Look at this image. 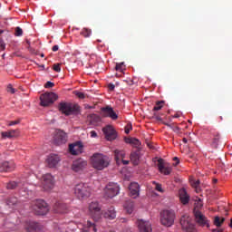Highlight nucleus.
Here are the masks:
<instances>
[{"label": "nucleus", "mask_w": 232, "mask_h": 232, "mask_svg": "<svg viewBox=\"0 0 232 232\" xmlns=\"http://www.w3.org/2000/svg\"><path fill=\"white\" fill-rule=\"evenodd\" d=\"M122 66H124V63H117L116 70L119 72H122Z\"/></svg>", "instance_id": "42"}, {"label": "nucleus", "mask_w": 232, "mask_h": 232, "mask_svg": "<svg viewBox=\"0 0 232 232\" xmlns=\"http://www.w3.org/2000/svg\"><path fill=\"white\" fill-rule=\"evenodd\" d=\"M42 187L44 191H52L55 187V178L52 174H44L43 176Z\"/></svg>", "instance_id": "8"}, {"label": "nucleus", "mask_w": 232, "mask_h": 232, "mask_svg": "<svg viewBox=\"0 0 232 232\" xmlns=\"http://www.w3.org/2000/svg\"><path fill=\"white\" fill-rule=\"evenodd\" d=\"M153 184L155 185L156 191H159L160 193H164V188H162V185L159 184L155 181H153Z\"/></svg>", "instance_id": "37"}, {"label": "nucleus", "mask_w": 232, "mask_h": 232, "mask_svg": "<svg viewBox=\"0 0 232 232\" xmlns=\"http://www.w3.org/2000/svg\"><path fill=\"white\" fill-rule=\"evenodd\" d=\"M220 139V136H218L214 139V141H213V146H215V148H217L218 144V140Z\"/></svg>", "instance_id": "44"}, {"label": "nucleus", "mask_w": 232, "mask_h": 232, "mask_svg": "<svg viewBox=\"0 0 232 232\" xmlns=\"http://www.w3.org/2000/svg\"><path fill=\"white\" fill-rule=\"evenodd\" d=\"M163 104H164V102H162V101L158 102L156 103V106L153 108L154 111H159L162 110V107L164 106Z\"/></svg>", "instance_id": "36"}, {"label": "nucleus", "mask_w": 232, "mask_h": 232, "mask_svg": "<svg viewBox=\"0 0 232 232\" xmlns=\"http://www.w3.org/2000/svg\"><path fill=\"white\" fill-rule=\"evenodd\" d=\"M229 227H232V219H230Z\"/></svg>", "instance_id": "58"}, {"label": "nucleus", "mask_w": 232, "mask_h": 232, "mask_svg": "<svg viewBox=\"0 0 232 232\" xmlns=\"http://www.w3.org/2000/svg\"><path fill=\"white\" fill-rule=\"evenodd\" d=\"M125 142L127 144H133L136 148H139L140 146V141L135 138H128L125 140Z\"/></svg>", "instance_id": "30"}, {"label": "nucleus", "mask_w": 232, "mask_h": 232, "mask_svg": "<svg viewBox=\"0 0 232 232\" xmlns=\"http://www.w3.org/2000/svg\"><path fill=\"white\" fill-rule=\"evenodd\" d=\"M41 57H44V54H41Z\"/></svg>", "instance_id": "60"}, {"label": "nucleus", "mask_w": 232, "mask_h": 232, "mask_svg": "<svg viewBox=\"0 0 232 232\" xmlns=\"http://www.w3.org/2000/svg\"><path fill=\"white\" fill-rule=\"evenodd\" d=\"M0 48H1V50H5V44L3 40L0 41Z\"/></svg>", "instance_id": "48"}, {"label": "nucleus", "mask_w": 232, "mask_h": 232, "mask_svg": "<svg viewBox=\"0 0 232 232\" xmlns=\"http://www.w3.org/2000/svg\"><path fill=\"white\" fill-rule=\"evenodd\" d=\"M25 229L29 232L37 231V223H35V222L27 223V226L25 227Z\"/></svg>", "instance_id": "31"}, {"label": "nucleus", "mask_w": 232, "mask_h": 232, "mask_svg": "<svg viewBox=\"0 0 232 232\" xmlns=\"http://www.w3.org/2000/svg\"><path fill=\"white\" fill-rule=\"evenodd\" d=\"M178 117H179V115H174V118H175V119H178Z\"/></svg>", "instance_id": "59"}, {"label": "nucleus", "mask_w": 232, "mask_h": 232, "mask_svg": "<svg viewBox=\"0 0 232 232\" xmlns=\"http://www.w3.org/2000/svg\"><path fill=\"white\" fill-rule=\"evenodd\" d=\"M59 50V45L53 46V52H57Z\"/></svg>", "instance_id": "54"}, {"label": "nucleus", "mask_w": 232, "mask_h": 232, "mask_svg": "<svg viewBox=\"0 0 232 232\" xmlns=\"http://www.w3.org/2000/svg\"><path fill=\"white\" fill-rule=\"evenodd\" d=\"M67 136L63 130H57L54 135V143L57 146H61V144H66Z\"/></svg>", "instance_id": "18"}, {"label": "nucleus", "mask_w": 232, "mask_h": 232, "mask_svg": "<svg viewBox=\"0 0 232 232\" xmlns=\"http://www.w3.org/2000/svg\"><path fill=\"white\" fill-rule=\"evenodd\" d=\"M172 130L175 133H179L180 129L179 127H172Z\"/></svg>", "instance_id": "49"}, {"label": "nucleus", "mask_w": 232, "mask_h": 232, "mask_svg": "<svg viewBox=\"0 0 232 232\" xmlns=\"http://www.w3.org/2000/svg\"><path fill=\"white\" fill-rule=\"evenodd\" d=\"M83 148L84 146L82 145V142L77 141L69 145V152L71 155H81Z\"/></svg>", "instance_id": "15"}, {"label": "nucleus", "mask_w": 232, "mask_h": 232, "mask_svg": "<svg viewBox=\"0 0 232 232\" xmlns=\"http://www.w3.org/2000/svg\"><path fill=\"white\" fill-rule=\"evenodd\" d=\"M0 34H3V31H2V30H0Z\"/></svg>", "instance_id": "61"}, {"label": "nucleus", "mask_w": 232, "mask_h": 232, "mask_svg": "<svg viewBox=\"0 0 232 232\" xmlns=\"http://www.w3.org/2000/svg\"><path fill=\"white\" fill-rule=\"evenodd\" d=\"M58 99L59 96L55 92H45L40 96V104L44 107L50 106V104H53Z\"/></svg>", "instance_id": "7"}, {"label": "nucleus", "mask_w": 232, "mask_h": 232, "mask_svg": "<svg viewBox=\"0 0 232 232\" xmlns=\"http://www.w3.org/2000/svg\"><path fill=\"white\" fill-rule=\"evenodd\" d=\"M15 165L13 162L4 161L0 163V173L3 171H14Z\"/></svg>", "instance_id": "23"}, {"label": "nucleus", "mask_w": 232, "mask_h": 232, "mask_svg": "<svg viewBox=\"0 0 232 232\" xmlns=\"http://www.w3.org/2000/svg\"><path fill=\"white\" fill-rule=\"evenodd\" d=\"M183 142H184L185 144H188V139L184 138V139H183Z\"/></svg>", "instance_id": "56"}, {"label": "nucleus", "mask_w": 232, "mask_h": 232, "mask_svg": "<svg viewBox=\"0 0 232 232\" xmlns=\"http://www.w3.org/2000/svg\"><path fill=\"white\" fill-rule=\"evenodd\" d=\"M114 156L118 166H121V164H123V166H128V164H130V160H124L126 159V152L124 150H115Z\"/></svg>", "instance_id": "11"}, {"label": "nucleus", "mask_w": 232, "mask_h": 232, "mask_svg": "<svg viewBox=\"0 0 232 232\" xmlns=\"http://www.w3.org/2000/svg\"><path fill=\"white\" fill-rule=\"evenodd\" d=\"M66 229H68V226H64V225H60L58 226V232H61V231H66Z\"/></svg>", "instance_id": "41"}, {"label": "nucleus", "mask_w": 232, "mask_h": 232, "mask_svg": "<svg viewBox=\"0 0 232 232\" xmlns=\"http://www.w3.org/2000/svg\"><path fill=\"white\" fill-rule=\"evenodd\" d=\"M102 209V207L97 201H92L89 204V215L95 220V222L101 220V217H102V212H101Z\"/></svg>", "instance_id": "4"}, {"label": "nucleus", "mask_w": 232, "mask_h": 232, "mask_svg": "<svg viewBox=\"0 0 232 232\" xmlns=\"http://www.w3.org/2000/svg\"><path fill=\"white\" fill-rule=\"evenodd\" d=\"M224 222H226L225 218H220L218 216H216L214 218V226H216L217 227H220L222 224H224Z\"/></svg>", "instance_id": "29"}, {"label": "nucleus", "mask_w": 232, "mask_h": 232, "mask_svg": "<svg viewBox=\"0 0 232 232\" xmlns=\"http://www.w3.org/2000/svg\"><path fill=\"white\" fill-rule=\"evenodd\" d=\"M102 111L103 113V117H109L112 121H117L119 119V115H117V112L113 111V108L111 107L102 108Z\"/></svg>", "instance_id": "19"}, {"label": "nucleus", "mask_w": 232, "mask_h": 232, "mask_svg": "<svg viewBox=\"0 0 232 232\" xmlns=\"http://www.w3.org/2000/svg\"><path fill=\"white\" fill-rule=\"evenodd\" d=\"M74 194L77 198H88L92 195V188L86 183H78L74 187Z\"/></svg>", "instance_id": "2"}, {"label": "nucleus", "mask_w": 232, "mask_h": 232, "mask_svg": "<svg viewBox=\"0 0 232 232\" xmlns=\"http://www.w3.org/2000/svg\"><path fill=\"white\" fill-rule=\"evenodd\" d=\"M59 111L63 115H79V105H73L70 102H61L59 104Z\"/></svg>", "instance_id": "3"}, {"label": "nucleus", "mask_w": 232, "mask_h": 232, "mask_svg": "<svg viewBox=\"0 0 232 232\" xmlns=\"http://www.w3.org/2000/svg\"><path fill=\"white\" fill-rule=\"evenodd\" d=\"M34 210L38 215H46L50 211V207H48V203L44 200L38 199L34 206Z\"/></svg>", "instance_id": "9"}, {"label": "nucleus", "mask_w": 232, "mask_h": 232, "mask_svg": "<svg viewBox=\"0 0 232 232\" xmlns=\"http://www.w3.org/2000/svg\"><path fill=\"white\" fill-rule=\"evenodd\" d=\"M54 83L52 82H47L45 84V88H53Z\"/></svg>", "instance_id": "46"}, {"label": "nucleus", "mask_w": 232, "mask_h": 232, "mask_svg": "<svg viewBox=\"0 0 232 232\" xmlns=\"http://www.w3.org/2000/svg\"><path fill=\"white\" fill-rule=\"evenodd\" d=\"M81 34L83 35V37H90V35H92V29L83 28Z\"/></svg>", "instance_id": "35"}, {"label": "nucleus", "mask_w": 232, "mask_h": 232, "mask_svg": "<svg viewBox=\"0 0 232 232\" xmlns=\"http://www.w3.org/2000/svg\"><path fill=\"white\" fill-rule=\"evenodd\" d=\"M130 130H131V125H128L126 128H125V133H130Z\"/></svg>", "instance_id": "50"}, {"label": "nucleus", "mask_w": 232, "mask_h": 232, "mask_svg": "<svg viewBox=\"0 0 232 232\" xmlns=\"http://www.w3.org/2000/svg\"><path fill=\"white\" fill-rule=\"evenodd\" d=\"M191 186L195 188L196 193H200V180L192 181Z\"/></svg>", "instance_id": "34"}, {"label": "nucleus", "mask_w": 232, "mask_h": 232, "mask_svg": "<svg viewBox=\"0 0 232 232\" xmlns=\"http://www.w3.org/2000/svg\"><path fill=\"white\" fill-rule=\"evenodd\" d=\"M223 230L221 228H214L211 230V232H222Z\"/></svg>", "instance_id": "53"}, {"label": "nucleus", "mask_w": 232, "mask_h": 232, "mask_svg": "<svg viewBox=\"0 0 232 232\" xmlns=\"http://www.w3.org/2000/svg\"><path fill=\"white\" fill-rule=\"evenodd\" d=\"M160 223L165 227H171L175 224V212L172 210H163L160 213Z\"/></svg>", "instance_id": "5"}, {"label": "nucleus", "mask_w": 232, "mask_h": 232, "mask_svg": "<svg viewBox=\"0 0 232 232\" xmlns=\"http://www.w3.org/2000/svg\"><path fill=\"white\" fill-rule=\"evenodd\" d=\"M102 132L105 135L106 140L111 141L117 139V131L113 129V126L107 125L102 129Z\"/></svg>", "instance_id": "13"}, {"label": "nucleus", "mask_w": 232, "mask_h": 232, "mask_svg": "<svg viewBox=\"0 0 232 232\" xmlns=\"http://www.w3.org/2000/svg\"><path fill=\"white\" fill-rule=\"evenodd\" d=\"M129 191H130V196L132 198H137L140 191V187L139 186V183L137 182L130 183V185L129 186Z\"/></svg>", "instance_id": "20"}, {"label": "nucleus", "mask_w": 232, "mask_h": 232, "mask_svg": "<svg viewBox=\"0 0 232 232\" xmlns=\"http://www.w3.org/2000/svg\"><path fill=\"white\" fill-rule=\"evenodd\" d=\"M121 193V187L115 182H109L104 188L105 198H113Z\"/></svg>", "instance_id": "6"}, {"label": "nucleus", "mask_w": 232, "mask_h": 232, "mask_svg": "<svg viewBox=\"0 0 232 232\" xmlns=\"http://www.w3.org/2000/svg\"><path fill=\"white\" fill-rule=\"evenodd\" d=\"M7 92H9V93H15V89H14L12 85H8Z\"/></svg>", "instance_id": "43"}, {"label": "nucleus", "mask_w": 232, "mask_h": 232, "mask_svg": "<svg viewBox=\"0 0 232 232\" xmlns=\"http://www.w3.org/2000/svg\"><path fill=\"white\" fill-rule=\"evenodd\" d=\"M3 139H12L14 137H17V130H12L8 131L2 132Z\"/></svg>", "instance_id": "28"}, {"label": "nucleus", "mask_w": 232, "mask_h": 232, "mask_svg": "<svg viewBox=\"0 0 232 232\" xmlns=\"http://www.w3.org/2000/svg\"><path fill=\"white\" fill-rule=\"evenodd\" d=\"M158 168H159V170L163 175H169V173H171V167H166L164 165V160L162 159L158 160Z\"/></svg>", "instance_id": "21"}, {"label": "nucleus", "mask_w": 232, "mask_h": 232, "mask_svg": "<svg viewBox=\"0 0 232 232\" xmlns=\"http://www.w3.org/2000/svg\"><path fill=\"white\" fill-rule=\"evenodd\" d=\"M15 35L17 37H21V35H23V29H21V27H16V29H15Z\"/></svg>", "instance_id": "40"}, {"label": "nucleus", "mask_w": 232, "mask_h": 232, "mask_svg": "<svg viewBox=\"0 0 232 232\" xmlns=\"http://www.w3.org/2000/svg\"><path fill=\"white\" fill-rule=\"evenodd\" d=\"M15 124H19V121H11L9 126H15Z\"/></svg>", "instance_id": "52"}, {"label": "nucleus", "mask_w": 232, "mask_h": 232, "mask_svg": "<svg viewBox=\"0 0 232 232\" xmlns=\"http://www.w3.org/2000/svg\"><path fill=\"white\" fill-rule=\"evenodd\" d=\"M97 232V226L95 223H92V221H87L85 225H83L82 232Z\"/></svg>", "instance_id": "26"}, {"label": "nucleus", "mask_w": 232, "mask_h": 232, "mask_svg": "<svg viewBox=\"0 0 232 232\" xmlns=\"http://www.w3.org/2000/svg\"><path fill=\"white\" fill-rule=\"evenodd\" d=\"M124 208L126 209L127 213H129V215H131V213H133V203L132 202L126 203L124 205Z\"/></svg>", "instance_id": "33"}, {"label": "nucleus", "mask_w": 232, "mask_h": 232, "mask_svg": "<svg viewBox=\"0 0 232 232\" xmlns=\"http://www.w3.org/2000/svg\"><path fill=\"white\" fill-rule=\"evenodd\" d=\"M103 217L107 220H115V218H117V212L113 207H111L103 213Z\"/></svg>", "instance_id": "22"}, {"label": "nucleus", "mask_w": 232, "mask_h": 232, "mask_svg": "<svg viewBox=\"0 0 232 232\" xmlns=\"http://www.w3.org/2000/svg\"><path fill=\"white\" fill-rule=\"evenodd\" d=\"M88 166V161L83 159H78L72 162V169L75 171V173H79V171H82Z\"/></svg>", "instance_id": "14"}, {"label": "nucleus", "mask_w": 232, "mask_h": 232, "mask_svg": "<svg viewBox=\"0 0 232 232\" xmlns=\"http://www.w3.org/2000/svg\"><path fill=\"white\" fill-rule=\"evenodd\" d=\"M55 213H66L68 211V205L64 203H56L54 205Z\"/></svg>", "instance_id": "27"}, {"label": "nucleus", "mask_w": 232, "mask_h": 232, "mask_svg": "<svg viewBox=\"0 0 232 232\" xmlns=\"http://www.w3.org/2000/svg\"><path fill=\"white\" fill-rule=\"evenodd\" d=\"M214 182H217V179H214Z\"/></svg>", "instance_id": "62"}, {"label": "nucleus", "mask_w": 232, "mask_h": 232, "mask_svg": "<svg viewBox=\"0 0 232 232\" xmlns=\"http://www.w3.org/2000/svg\"><path fill=\"white\" fill-rule=\"evenodd\" d=\"M46 162L49 168H56L61 162V157L57 154H50L46 159Z\"/></svg>", "instance_id": "17"}, {"label": "nucleus", "mask_w": 232, "mask_h": 232, "mask_svg": "<svg viewBox=\"0 0 232 232\" xmlns=\"http://www.w3.org/2000/svg\"><path fill=\"white\" fill-rule=\"evenodd\" d=\"M179 200L184 205H186L189 202V195H188L186 188L179 189Z\"/></svg>", "instance_id": "25"}, {"label": "nucleus", "mask_w": 232, "mask_h": 232, "mask_svg": "<svg viewBox=\"0 0 232 232\" xmlns=\"http://www.w3.org/2000/svg\"><path fill=\"white\" fill-rule=\"evenodd\" d=\"M91 164L94 169L102 171L110 166V158L102 153H94L91 157Z\"/></svg>", "instance_id": "1"}, {"label": "nucleus", "mask_w": 232, "mask_h": 232, "mask_svg": "<svg viewBox=\"0 0 232 232\" xmlns=\"http://www.w3.org/2000/svg\"><path fill=\"white\" fill-rule=\"evenodd\" d=\"M17 188V183L14 181H11L7 184V189H15Z\"/></svg>", "instance_id": "38"}, {"label": "nucleus", "mask_w": 232, "mask_h": 232, "mask_svg": "<svg viewBox=\"0 0 232 232\" xmlns=\"http://www.w3.org/2000/svg\"><path fill=\"white\" fill-rule=\"evenodd\" d=\"M76 95H77V97L79 98V99H84V93L83 92H77L76 93H75Z\"/></svg>", "instance_id": "45"}, {"label": "nucleus", "mask_w": 232, "mask_h": 232, "mask_svg": "<svg viewBox=\"0 0 232 232\" xmlns=\"http://www.w3.org/2000/svg\"><path fill=\"white\" fill-rule=\"evenodd\" d=\"M137 224L140 232H153V229L151 228V223H150V221L139 219Z\"/></svg>", "instance_id": "16"}, {"label": "nucleus", "mask_w": 232, "mask_h": 232, "mask_svg": "<svg viewBox=\"0 0 232 232\" xmlns=\"http://www.w3.org/2000/svg\"><path fill=\"white\" fill-rule=\"evenodd\" d=\"M90 135H91L92 139H96V137H97V132H96L95 130H92V131L90 132Z\"/></svg>", "instance_id": "47"}, {"label": "nucleus", "mask_w": 232, "mask_h": 232, "mask_svg": "<svg viewBox=\"0 0 232 232\" xmlns=\"http://www.w3.org/2000/svg\"><path fill=\"white\" fill-rule=\"evenodd\" d=\"M166 124V126H168L169 128H170L171 130H172V125L171 124H169V123H165Z\"/></svg>", "instance_id": "55"}, {"label": "nucleus", "mask_w": 232, "mask_h": 232, "mask_svg": "<svg viewBox=\"0 0 232 232\" xmlns=\"http://www.w3.org/2000/svg\"><path fill=\"white\" fill-rule=\"evenodd\" d=\"M194 216L198 226H201V227H209V220L204 214H202V212L199 210H195Z\"/></svg>", "instance_id": "12"}, {"label": "nucleus", "mask_w": 232, "mask_h": 232, "mask_svg": "<svg viewBox=\"0 0 232 232\" xmlns=\"http://www.w3.org/2000/svg\"><path fill=\"white\" fill-rule=\"evenodd\" d=\"M53 70H54V72H57V73H61V63L54 64Z\"/></svg>", "instance_id": "39"}, {"label": "nucleus", "mask_w": 232, "mask_h": 232, "mask_svg": "<svg viewBox=\"0 0 232 232\" xmlns=\"http://www.w3.org/2000/svg\"><path fill=\"white\" fill-rule=\"evenodd\" d=\"M174 160H177V163H176V166H177V164H179V158L175 157V158H174Z\"/></svg>", "instance_id": "57"}, {"label": "nucleus", "mask_w": 232, "mask_h": 232, "mask_svg": "<svg viewBox=\"0 0 232 232\" xmlns=\"http://www.w3.org/2000/svg\"><path fill=\"white\" fill-rule=\"evenodd\" d=\"M141 157H142V153H140V150L132 152L130 154V161L134 166H139V162H140Z\"/></svg>", "instance_id": "24"}, {"label": "nucleus", "mask_w": 232, "mask_h": 232, "mask_svg": "<svg viewBox=\"0 0 232 232\" xmlns=\"http://www.w3.org/2000/svg\"><path fill=\"white\" fill-rule=\"evenodd\" d=\"M181 227L187 232H197L195 224L191 222V218L189 216H183L180 219Z\"/></svg>", "instance_id": "10"}, {"label": "nucleus", "mask_w": 232, "mask_h": 232, "mask_svg": "<svg viewBox=\"0 0 232 232\" xmlns=\"http://www.w3.org/2000/svg\"><path fill=\"white\" fill-rule=\"evenodd\" d=\"M109 90H115V85L113 83H110Z\"/></svg>", "instance_id": "51"}, {"label": "nucleus", "mask_w": 232, "mask_h": 232, "mask_svg": "<svg viewBox=\"0 0 232 232\" xmlns=\"http://www.w3.org/2000/svg\"><path fill=\"white\" fill-rule=\"evenodd\" d=\"M194 206V211H198V209H200V208L204 206V204L202 203V199H200L199 198H196Z\"/></svg>", "instance_id": "32"}]
</instances>
